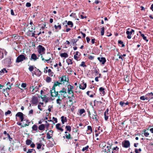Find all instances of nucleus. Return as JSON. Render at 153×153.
Wrapping results in <instances>:
<instances>
[{
	"mask_svg": "<svg viewBox=\"0 0 153 153\" xmlns=\"http://www.w3.org/2000/svg\"><path fill=\"white\" fill-rule=\"evenodd\" d=\"M148 97L144 96H142L140 97V99L141 100H149V98H148Z\"/></svg>",
	"mask_w": 153,
	"mask_h": 153,
	"instance_id": "obj_27",
	"label": "nucleus"
},
{
	"mask_svg": "<svg viewBox=\"0 0 153 153\" xmlns=\"http://www.w3.org/2000/svg\"><path fill=\"white\" fill-rule=\"evenodd\" d=\"M33 73V74H34L35 75H36L38 76H40L41 74V72L40 70H39L38 69L36 68V71H34Z\"/></svg>",
	"mask_w": 153,
	"mask_h": 153,
	"instance_id": "obj_11",
	"label": "nucleus"
},
{
	"mask_svg": "<svg viewBox=\"0 0 153 153\" xmlns=\"http://www.w3.org/2000/svg\"><path fill=\"white\" fill-rule=\"evenodd\" d=\"M88 147H89L88 146H87L86 147H83L82 148V151L84 152V151H85L87 150V149H88Z\"/></svg>",
	"mask_w": 153,
	"mask_h": 153,
	"instance_id": "obj_49",
	"label": "nucleus"
},
{
	"mask_svg": "<svg viewBox=\"0 0 153 153\" xmlns=\"http://www.w3.org/2000/svg\"><path fill=\"white\" fill-rule=\"evenodd\" d=\"M59 92L61 95H63V97L64 98L66 96L65 94H67V92L66 91V90L65 88H62V90H60Z\"/></svg>",
	"mask_w": 153,
	"mask_h": 153,
	"instance_id": "obj_10",
	"label": "nucleus"
},
{
	"mask_svg": "<svg viewBox=\"0 0 153 153\" xmlns=\"http://www.w3.org/2000/svg\"><path fill=\"white\" fill-rule=\"evenodd\" d=\"M61 120L62 123L64 124L65 122H66L67 121V119L66 117H65L63 116H62L61 117Z\"/></svg>",
	"mask_w": 153,
	"mask_h": 153,
	"instance_id": "obj_20",
	"label": "nucleus"
},
{
	"mask_svg": "<svg viewBox=\"0 0 153 153\" xmlns=\"http://www.w3.org/2000/svg\"><path fill=\"white\" fill-rule=\"evenodd\" d=\"M58 25H55L54 27L55 29L58 32L59 30H60L61 29V24L59 25V23H58Z\"/></svg>",
	"mask_w": 153,
	"mask_h": 153,
	"instance_id": "obj_16",
	"label": "nucleus"
},
{
	"mask_svg": "<svg viewBox=\"0 0 153 153\" xmlns=\"http://www.w3.org/2000/svg\"><path fill=\"white\" fill-rule=\"evenodd\" d=\"M34 67H33V66L30 65V66L28 68V69L30 71L32 72L33 71V70L34 69ZM35 68H36V67H35Z\"/></svg>",
	"mask_w": 153,
	"mask_h": 153,
	"instance_id": "obj_32",
	"label": "nucleus"
},
{
	"mask_svg": "<svg viewBox=\"0 0 153 153\" xmlns=\"http://www.w3.org/2000/svg\"><path fill=\"white\" fill-rule=\"evenodd\" d=\"M27 58L26 57V55L24 54L19 55L16 58V62L19 63L25 60H27Z\"/></svg>",
	"mask_w": 153,
	"mask_h": 153,
	"instance_id": "obj_1",
	"label": "nucleus"
},
{
	"mask_svg": "<svg viewBox=\"0 0 153 153\" xmlns=\"http://www.w3.org/2000/svg\"><path fill=\"white\" fill-rule=\"evenodd\" d=\"M86 85H87L86 83H82L79 85V88L81 89L84 90L86 88Z\"/></svg>",
	"mask_w": 153,
	"mask_h": 153,
	"instance_id": "obj_18",
	"label": "nucleus"
},
{
	"mask_svg": "<svg viewBox=\"0 0 153 153\" xmlns=\"http://www.w3.org/2000/svg\"><path fill=\"white\" fill-rule=\"evenodd\" d=\"M141 36L143 37V39L144 40L146 41V42H148V40L147 39L146 37L144 36V34H141Z\"/></svg>",
	"mask_w": 153,
	"mask_h": 153,
	"instance_id": "obj_39",
	"label": "nucleus"
},
{
	"mask_svg": "<svg viewBox=\"0 0 153 153\" xmlns=\"http://www.w3.org/2000/svg\"><path fill=\"white\" fill-rule=\"evenodd\" d=\"M33 88V87L32 86V87H30V89H31V88L33 89V90L32 91V92H33L32 93L33 94H34V93L38 91V87L37 86H36V87H35V88Z\"/></svg>",
	"mask_w": 153,
	"mask_h": 153,
	"instance_id": "obj_23",
	"label": "nucleus"
},
{
	"mask_svg": "<svg viewBox=\"0 0 153 153\" xmlns=\"http://www.w3.org/2000/svg\"><path fill=\"white\" fill-rule=\"evenodd\" d=\"M79 53L78 51H76V54L74 56V58L77 61L79 60V57L78 56V54Z\"/></svg>",
	"mask_w": 153,
	"mask_h": 153,
	"instance_id": "obj_24",
	"label": "nucleus"
},
{
	"mask_svg": "<svg viewBox=\"0 0 153 153\" xmlns=\"http://www.w3.org/2000/svg\"><path fill=\"white\" fill-rule=\"evenodd\" d=\"M68 94H73V91L72 90H70L69 88H68Z\"/></svg>",
	"mask_w": 153,
	"mask_h": 153,
	"instance_id": "obj_53",
	"label": "nucleus"
},
{
	"mask_svg": "<svg viewBox=\"0 0 153 153\" xmlns=\"http://www.w3.org/2000/svg\"><path fill=\"white\" fill-rule=\"evenodd\" d=\"M67 25H71V27H72L73 25V22H72L70 21H68V23H67Z\"/></svg>",
	"mask_w": 153,
	"mask_h": 153,
	"instance_id": "obj_41",
	"label": "nucleus"
},
{
	"mask_svg": "<svg viewBox=\"0 0 153 153\" xmlns=\"http://www.w3.org/2000/svg\"><path fill=\"white\" fill-rule=\"evenodd\" d=\"M32 129L35 131H37L38 129V126L36 125H34L32 127Z\"/></svg>",
	"mask_w": 153,
	"mask_h": 153,
	"instance_id": "obj_30",
	"label": "nucleus"
},
{
	"mask_svg": "<svg viewBox=\"0 0 153 153\" xmlns=\"http://www.w3.org/2000/svg\"><path fill=\"white\" fill-rule=\"evenodd\" d=\"M113 149L114 150H115L117 151H118L119 150V148L117 146L113 148Z\"/></svg>",
	"mask_w": 153,
	"mask_h": 153,
	"instance_id": "obj_63",
	"label": "nucleus"
},
{
	"mask_svg": "<svg viewBox=\"0 0 153 153\" xmlns=\"http://www.w3.org/2000/svg\"><path fill=\"white\" fill-rule=\"evenodd\" d=\"M119 104L122 107H124L125 106V103L122 101H120L119 103Z\"/></svg>",
	"mask_w": 153,
	"mask_h": 153,
	"instance_id": "obj_52",
	"label": "nucleus"
},
{
	"mask_svg": "<svg viewBox=\"0 0 153 153\" xmlns=\"http://www.w3.org/2000/svg\"><path fill=\"white\" fill-rule=\"evenodd\" d=\"M30 123V122H29V121L28 120H27L26 121V123L23 125H22V123H19V122H17V124L18 125L21 126L22 127H25L26 126H28L29 125V123Z\"/></svg>",
	"mask_w": 153,
	"mask_h": 153,
	"instance_id": "obj_9",
	"label": "nucleus"
},
{
	"mask_svg": "<svg viewBox=\"0 0 153 153\" xmlns=\"http://www.w3.org/2000/svg\"><path fill=\"white\" fill-rule=\"evenodd\" d=\"M117 56H119V59H121L122 61H123V59L122 56H120L119 53L117 54Z\"/></svg>",
	"mask_w": 153,
	"mask_h": 153,
	"instance_id": "obj_59",
	"label": "nucleus"
},
{
	"mask_svg": "<svg viewBox=\"0 0 153 153\" xmlns=\"http://www.w3.org/2000/svg\"><path fill=\"white\" fill-rule=\"evenodd\" d=\"M146 96L148 97V98H149L148 100L149 101L150 99H153V93L152 92L148 93L146 95Z\"/></svg>",
	"mask_w": 153,
	"mask_h": 153,
	"instance_id": "obj_19",
	"label": "nucleus"
},
{
	"mask_svg": "<svg viewBox=\"0 0 153 153\" xmlns=\"http://www.w3.org/2000/svg\"><path fill=\"white\" fill-rule=\"evenodd\" d=\"M77 41V40L76 39H74L72 40L73 44L76 43Z\"/></svg>",
	"mask_w": 153,
	"mask_h": 153,
	"instance_id": "obj_64",
	"label": "nucleus"
},
{
	"mask_svg": "<svg viewBox=\"0 0 153 153\" xmlns=\"http://www.w3.org/2000/svg\"><path fill=\"white\" fill-rule=\"evenodd\" d=\"M61 126V124L60 123H58L56 125V128L59 130H60L62 132L63 131V129L60 127V126Z\"/></svg>",
	"mask_w": 153,
	"mask_h": 153,
	"instance_id": "obj_21",
	"label": "nucleus"
},
{
	"mask_svg": "<svg viewBox=\"0 0 153 153\" xmlns=\"http://www.w3.org/2000/svg\"><path fill=\"white\" fill-rule=\"evenodd\" d=\"M34 30V28H33L32 26H31L29 27V30L30 32H32L33 30Z\"/></svg>",
	"mask_w": 153,
	"mask_h": 153,
	"instance_id": "obj_43",
	"label": "nucleus"
},
{
	"mask_svg": "<svg viewBox=\"0 0 153 153\" xmlns=\"http://www.w3.org/2000/svg\"><path fill=\"white\" fill-rule=\"evenodd\" d=\"M5 136H7L9 139V140L10 141H11L12 140V138H11L9 134H7L6 135H5Z\"/></svg>",
	"mask_w": 153,
	"mask_h": 153,
	"instance_id": "obj_48",
	"label": "nucleus"
},
{
	"mask_svg": "<svg viewBox=\"0 0 153 153\" xmlns=\"http://www.w3.org/2000/svg\"><path fill=\"white\" fill-rule=\"evenodd\" d=\"M51 134H50L49 132L47 133V137L48 139H50L52 137V136H51Z\"/></svg>",
	"mask_w": 153,
	"mask_h": 153,
	"instance_id": "obj_44",
	"label": "nucleus"
},
{
	"mask_svg": "<svg viewBox=\"0 0 153 153\" xmlns=\"http://www.w3.org/2000/svg\"><path fill=\"white\" fill-rule=\"evenodd\" d=\"M144 135L145 137H147L149 135V133L146 130H145L144 132Z\"/></svg>",
	"mask_w": 153,
	"mask_h": 153,
	"instance_id": "obj_42",
	"label": "nucleus"
},
{
	"mask_svg": "<svg viewBox=\"0 0 153 153\" xmlns=\"http://www.w3.org/2000/svg\"><path fill=\"white\" fill-rule=\"evenodd\" d=\"M88 130L87 131V133L88 134H89L91 133L92 131V128L90 126H88Z\"/></svg>",
	"mask_w": 153,
	"mask_h": 153,
	"instance_id": "obj_22",
	"label": "nucleus"
},
{
	"mask_svg": "<svg viewBox=\"0 0 153 153\" xmlns=\"http://www.w3.org/2000/svg\"><path fill=\"white\" fill-rule=\"evenodd\" d=\"M66 62L68 65L72 64V60L70 59H68L66 60Z\"/></svg>",
	"mask_w": 153,
	"mask_h": 153,
	"instance_id": "obj_31",
	"label": "nucleus"
},
{
	"mask_svg": "<svg viewBox=\"0 0 153 153\" xmlns=\"http://www.w3.org/2000/svg\"><path fill=\"white\" fill-rule=\"evenodd\" d=\"M51 77L48 76L46 77V81L48 82H50L51 81Z\"/></svg>",
	"mask_w": 153,
	"mask_h": 153,
	"instance_id": "obj_38",
	"label": "nucleus"
},
{
	"mask_svg": "<svg viewBox=\"0 0 153 153\" xmlns=\"http://www.w3.org/2000/svg\"><path fill=\"white\" fill-rule=\"evenodd\" d=\"M80 66L83 67H86V65H85V62H81V64L80 65Z\"/></svg>",
	"mask_w": 153,
	"mask_h": 153,
	"instance_id": "obj_54",
	"label": "nucleus"
},
{
	"mask_svg": "<svg viewBox=\"0 0 153 153\" xmlns=\"http://www.w3.org/2000/svg\"><path fill=\"white\" fill-rule=\"evenodd\" d=\"M97 59L102 64H104L106 61V59L104 57H98Z\"/></svg>",
	"mask_w": 153,
	"mask_h": 153,
	"instance_id": "obj_13",
	"label": "nucleus"
},
{
	"mask_svg": "<svg viewBox=\"0 0 153 153\" xmlns=\"http://www.w3.org/2000/svg\"><path fill=\"white\" fill-rule=\"evenodd\" d=\"M61 84V82H57L54 83V85H53V86H55V87L56 86L58 85H59V84Z\"/></svg>",
	"mask_w": 153,
	"mask_h": 153,
	"instance_id": "obj_46",
	"label": "nucleus"
},
{
	"mask_svg": "<svg viewBox=\"0 0 153 153\" xmlns=\"http://www.w3.org/2000/svg\"><path fill=\"white\" fill-rule=\"evenodd\" d=\"M88 58L91 60H93L94 59V56L91 55H88Z\"/></svg>",
	"mask_w": 153,
	"mask_h": 153,
	"instance_id": "obj_51",
	"label": "nucleus"
},
{
	"mask_svg": "<svg viewBox=\"0 0 153 153\" xmlns=\"http://www.w3.org/2000/svg\"><path fill=\"white\" fill-rule=\"evenodd\" d=\"M37 51L39 53V56L40 55H42L44 54L45 52V49L42 45H39L37 48Z\"/></svg>",
	"mask_w": 153,
	"mask_h": 153,
	"instance_id": "obj_2",
	"label": "nucleus"
},
{
	"mask_svg": "<svg viewBox=\"0 0 153 153\" xmlns=\"http://www.w3.org/2000/svg\"><path fill=\"white\" fill-rule=\"evenodd\" d=\"M34 150L33 149H29L27 152V153H30L33 152V150Z\"/></svg>",
	"mask_w": 153,
	"mask_h": 153,
	"instance_id": "obj_60",
	"label": "nucleus"
},
{
	"mask_svg": "<svg viewBox=\"0 0 153 153\" xmlns=\"http://www.w3.org/2000/svg\"><path fill=\"white\" fill-rule=\"evenodd\" d=\"M32 102L33 104H36L38 102L37 98L36 97H33L32 99Z\"/></svg>",
	"mask_w": 153,
	"mask_h": 153,
	"instance_id": "obj_15",
	"label": "nucleus"
},
{
	"mask_svg": "<svg viewBox=\"0 0 153 153\" xmlns=\"http://www.w3.org/2000/svg\"><path fill=\"white\" fill-rule=\"evenodd\" d=\"M31 140L29 139L27 140L26 141V144L27 145H30V144H31Z\"/></svg>",
	"mask_w": 153,
	"mask_h": 153,
	"instance_id": "obj_36",
	"label": "nucleus"
},
{
	"mask_svg": "<svg viewBox=\"0 0 153 153\" xmlns=\"http://www.w3.org/2000/svg\"><path fill=\"white\" fill-rule=\"evenodd\" d=\"M85 112V110L84 109H81L80 110L79 113L80 115H82L83 113Z\"/></svg>",
	"mask_w": 153,
	"mask_h": 153,
	"instance_id": "obj_40",
	"label": "nucleus"
},
{
	"mask_svg": "<svg viewBox=\"0 0 153 153\" xmlns=\"http://www.w3.org/2000/svg\"><path fill=\"white\" fill-rule=\"evenodd\" d=\"M97 113L95 111H94L92 114V116L91 117L93 119H95V120H97L98 119L97 118Z\"/></svg>",
	"mask_w": 153,
	"mask_h": 153,
	"instance_id": "obj_12",
	"label": "nucleus"
},
{
	"mask_svg": "<svg viewBox=\"0 0 153 153\" xmlns=\"http://www.w3.org/2000/svg\"><path fill=\"white\" fill-rule=\"evenodd\" d=\"M48 68V67H46V68H45L44 70V72L46 74L48 72L47 69Z\"/></svg>",
	"mask_w": 153,
	"mask_h": 153,
	"instance_id": "obj_57",
	"label": "nucleus"
},
{
	"mask_svg": "<svg viewBox=\"0 0 153 153\" xmlns=\"http://www.w3.org/2000/svg\"><path fill=\"white\" fill-rule=\"evenodd\" d=\"M0 74L1 75L3 74L4 73H6L7 72V71L6 70V69L3 68L0 71Z\"/></svg>",
	"mask_w": 153,
	"mask_h": 153,
	"instance_id": "obj_29",
	"label": "nucleus"
},
{
	"mask_svg": "<svg viewBox=\"0 0 153 153\" xmlns=\"http://www.w3.org/2000/svg\"><path fill=\"white\" fill-rule=\"evenodd\" d=\"M67 131H71V128L69 126H66L65 127Z\"/></svg>",
	"mask_w": 153,
	"mask_h": 153,
	"instance_id": "obj_35",
	"label": "nucleus"
},
{
	"mask_svg": "<svg viewBox=\"0 0 153 153\" xmlns=\"http://www.w3.org/2000/svg\"><path fill=\"white\" fill-rule=\"evenodd\" d=\"M105 88L102 87H100L99 88V91L100 94L102 95H104L105 94Z\"/></svg>",
	"mask_w": 153,
	"mask_h": 153,
	"instance_id": "obj_25",
	"label": "nucleus"
},
{
	"mask_svg": "<svg viewBox=\"0 0 153 153\" xmlns=\"http://www.w3.org/2000/svg\"><path fill=\"white\" fill-rule=\"evenodd\" d=\"M42 146V145L40 143H38L37 144V148L38 149H39L41 148V147Z\"/></svg>",
	"mask_w": 153,
	"mask_h": 153,
	"instance_id": "obj_55",
	"label": "nucleus"
},
{
	"mask_svg": "<svg viewBox=\"0 0 153 153\" xmlns=\"http://www.w3.org/2000/svg\"><path fill=\"white\" fill-rule=\"evenodd\" d=\"M39 129L41 131L44 130L45 128V126L44 124H42L39 127Z\"/></svg>",
	"mask_w": 153,
	"mask_h": 153,
	"instance_id": "obj_26",
	"label": "nucleus"
},
{
	"mask_svg": "<svg viewBox=\"0 0 153 153\" xmlns=\"http://www.w3.org/2000/svg\"><path fill=\"white\" fill-rule=\"evenodd\" d=\"M11 113V111L10 110H8L7 111L5 112V115H7L8 114H10Z\"/></svg>",
	"mask_w": 153,
	"mask_h": 153,
	"instance_id": "obj_56",
	"label": "nucleus"
},
{
	"mask_svg": "<svg viewBox=\"0 0 153 153\" xmlns=\"http://www.w3.org/2000/svg\"><path fill=\"white\" fill-rule=\"evenodd\" d=\"M24 116L25 115L22 112H19L16 114V118L17 117H19L21 121L22 122L23 121H26L27 120L25 119L24 117Z\"/></svg>",
	"mask_w": 153,
	"mask_h": 153,
	"instance_id": "obj_3",
	"label": "nucleus"
},
{
	"mask_svg": "<svg viewBox=\"0 0 153 153\" xmlns=\"http://www.w3.org/2000/svg\"><path fill=\"white\" fill-rule=\"evenodd\" d=\"M123 146L125 148L129 147L130 146V143L128 140H125L122 143Z\"/></svg>",
	"mask_w": 153,
	"mask_h": 153,
	"instance_id": "obj_6",
	"label": "nucleus"
},
{
	"mask_svg": "<svg viewBox=\"0 0 153 153\" xmlns=\"http://www.w3.org/2000/svg\"><path fill=\"white\" fill-rule=\"evenodd\" d=\"M65 137L66 138H67L68 139H71V135L68 134H66L65 135Z\"/></svg>",
	"mask_w": 153,
	"mask_h": 153,
	"instance_id": "obj_45",
	"label": "nucleus"
},
{
	"mask_svg": "<svg viewBox=\"0 0 153 153\" xmlns=\"http://www.w3.org/2000/svg\"><path fill=\"white\" fill-rule=\"evenodd\" d=\"M53 106L52 105H49L48 107V111L49 112H51V108H52Z\"/></svg>",
	"mask_w": 153,
	"mask_h": 153,
	"instance_id": "obj_62",
	"label": "nucleus"
},
{
	"mask_svg": "<svg viewBox=\"0 0 153 153\" xmlns=\"http://www.w3.org/2000/svg\"><path fill=\"white\" fill-rule=\"evenodd\" d=\"M118 43L120 44H122V47H124L125 45L123 44V42L121 40H119L118 41Z\"/></svg>",
	"mask_w": 153,
	"mask_h": 153,
	"instance_id": "obj_50",
	"label": "nucleus"
},
{
	"mask_svg": "<svg viewBox=\"0 0 153 153\" xmlns=\"http://www.w3.org/2000/svg\"><path fill=\"white\" fill-rule=\"evenodd\" d=\"M51 95L52 97H56L58 95V92L56 91L55 86H53L52 90H51Z\"/></svg>",
	"mask_w": 153,
	"mask_h": 153,
	"instance_id": "obj_4",
	"label": "nucleus"
},
{
	"mask_svg": "<svg viewBox=\"0 0 153 153\" xmlns=\"http://www.w3.org/2000/svg\"><path fill=\"white\" fill-rule=\"evenodd\" d=\"M26 6L27 7H29L31 6V4L30 3L27 2L26 4Z\"/></svg>",
	"mask_w": 153,
	"mask_h": 153,
	"instance_id": "obj_58",
	"label": "nucleus"
},
{
	"mask_svg": "<svg viewBox=\"0 0 153 153\" xmlns=\"http://www.w3.org/2000/svg\"><path fill=\"white\" fill-rule=\"evenodd\" d=\"M105 28L104 27H102L101 28V34L102 36H103L104 34V33Z\"/></svg>",
	"mask_w": 153,
	"mask_h": 153,
	"instance_id": "obj_37",
	"label": "nucleus"
},
{
	"mask_svg": "<svg viewBox=\"0 0 153 153\" xmlns=\"http://www.w3.org/2000/svg\"><path fill=\"white\" fill-rule=\"evenodd\" d=\"M11 63V60L10 58H7L4 60V63L8 66H10Z\"/></svg>",
	"mask_w": 153,
	"mask_h": 153,
	"instance_id": "obj_7",
	"label": "nucleus"
},
{
	"mask_svg": "<svg viewBox=\"0 0 153 153\" xmlns=\"http://www.w3.org/2000/svg\"><path fill=\"white\" fill-rule=\"evenodd\" d=\"M51 55L50 54V53H48L45 57L46 59L45 60V61L47 62L48 63L49 62H51L52 61L51 59Z\"/></svg>",
	"mask_w": 153,
	"mask_h": 153,
	"instance_id": "obj_8",
	"label": "nucleus"
},
{
	"mask_svg": "<svg viewBox=\"0 0 153 153\" xmlns=\"http://www.w3.org/2000/svg\"><path fill=\"white\" fill-rule=\"evenodd\" d=\"M38 59V58L35 54L33 53L31 55L30 60L33 59L34 61H36Z\"/></svg>",
	"mask_w": 153,
	"mask_h": 153,
	"instance_id": "obj_17",
	"label": "nucleus"
},
{
	"mask_svg": "<svg viewBox=\"0 0 153 153\" xmlns=\"http://www.w3.org/2000/svg\"><path fill=\"white\" fill-rule=\"evenodd\" d=\"M130 29L128 28L127 30V31L126 32V34L127 35V38L128 39H130L131 38V35L132 34V33H131V32H130V31H129L128 30H130Z\"/></svg>",
	"mask_w": 153,
	"mask_h": 153,
	"instance_id": "obj_14",
	"label": "nucleus"
},
{
	"mask_svg": "<svg viewBox=\"0 0 153 153\" xmlns=\"http://www.w3.org/2000/svg\"><path fill=\"white\" fill-rule=\"evenodd\" d=\"M60 56L61 57H64L65 58H67L68 56V54L65 53H61Z\"/></svg>",
	"mask_w": 153,
	"mask_h": 153,
	"instance_id": "obj_28",
	"label": "nucleus"
},
{
	"mask_svg": "<svg viewBox=\"0 0 153 153\" xmlns=\"http://www.w3.org/2000/svg\"><path fill=\"white\" fill-rule=\"evenodd\" d=\"M62 102V100L60 99L59 98H58L56 100V102L57 104H58L59 105H60L61 104Z\"/></svg>",
	"mask_w": 153,
	"mask_h": 153,
	"instance_id": "obj_34",
	"label": "nucleus"
},
{
	"mask_svg": "<svg viewBox=\"0 0 153 153\" xmlns=\"http://www.w3.org/2000/svg\"><path fill=\"white\" fill-rule=\"evenodd\" d=\"M68 79L65 76H62L60 79L59 80L61 84H64L65 83H68Z\"/></svg>",
	"mask_w": 153,
	"mask_h": 153,
	"instance_id": "obj_5",
	"label": "nucleus"
},
{
	"mask_svg": "<svg viewBox=\"0 0 153 153\" xmlns=\"http://www.w3.org/2000/svg\"><path fill=\"white\" fill-rule=\"evenodd\" d=\"M72 72V69L70 68H68L67 72L69 74H71Z\"/></svg>",
	"mask_w": 153,
	"mask_h": 153,
	"instance_id": "obj_33",
	"label": "nucleus"
},
{
	"mask_svg": "<svg viewBox=\"0 0 153 153\" xmlns=\"http://www.w3.org/2000/svg\"><path fill=\"white\" fill-rule=\"evenodd\" d=\"M26 84L25 83H22L21 85V87L22 88H25L26 87Z\"/></svg>",
	"mask_w": 153,
	"mask_h": 153,
	"instance_id": "obj_61",
	"label": "nucleus"
},
{
	"mask_svg": "<svg viewBox=\"0 0 153 153\" xmlns=\"http://www.w3.org/2000/svg\"><path fill=\"white\" fill-rule=\"evenodd\" d=\"M108 114H106V112H104V115L105 119V120H107L108 119Z\"/></svg>",
	"mask_w": 153,
	"mask_h": 153,
	"instance_id": "obj_47",
	"label": "nucleus"
}]
</instances>
